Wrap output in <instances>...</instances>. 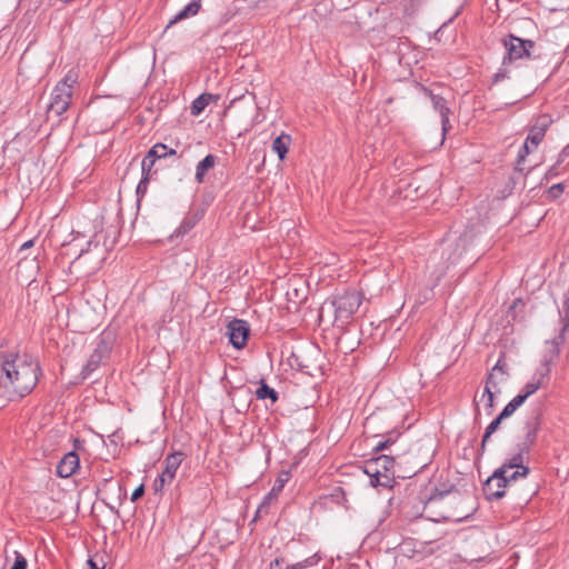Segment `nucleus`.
Masks as SVG:
<instances>
[{
  "label": "nucleus",
  "mask_w": 569,
  "mask_h": 569,
  "mask_svg": "<svg viewBox=\"0 0 569 569\" xmlns=\"http://www.w3.org/2000/svg\"><path fill=\"white\" fill-rule=\"evenodd\" d=\"M73 83H76V79L71 74H67L56 84L47 107L48 116L53 113L56 117H60L68 110L72 100Z\"/></svg>",
  "instance_id": "nucleus-6"
},
{
  "label": "nucleus",
  "mask_w": 569,
  "mask_h": 569,
  "mask_svg": "<svg viewBox=\"0 0 569 569\" xmlns=\"http://www.w3.org/2000/svg\"><path fill=\"white\" fill-rule=\"evenodd\" d=\"M291 142V136L284 132H282L272 141V150L278 154V158L281 161L286 159Z\"/></svg>",
  "instance_id": "nucleus-16"
},
{
  "label": "nucleus",
  "mask_w": 569,
  "mask_h": 569,
  "mask_svg": "<svg viewBox=\"0 0 569 569\" xmlns=\"http://www.w3.org/2000/svg\"><path fill=\"white\" fill-rule=\"evenodd\" d=\"M527 173H523V168L517 164L515 168L513 173L509 177V180L507 182V188L510 189V192L516 188V184L520 181L526 180Z\"/></svg>",
  "instance_id": "nucleus-27"
},
{
  "label": "nucleus",
  "mask_w": 569,
  "mask_h": 569,
  "mask_svg": "<svg viewBox=\"0 0 569 569\" xmlns=\"http://www.w3.org/2000/svg\"><path fill=\"white\" fill-rule=\"evenodd\" d=\"M545 134L543 132L537 130L535 127H530L529 133L527 136V141H530V144H532V148H537L539 143L543 140Z\"/></svg>",
  "instance_id": "nucleus-32"
},
{
  "label": "nucleus",
  "mask_w": 569,
  "mask_h": 569,
  "mask_svg": "<svg viewBox=\"0 0 569 569\" xmlns=\"http://www.w3.org/2000/svg\"><path fill=\"white\" fill-rule=\"evenodd\" d=\"M499 371L502 376H507L508 372H507V365L501 360L499 359L497 361V363L493 366V368L491 369L490 372H497Z\"/></svg>",
  "instance_id": "nucleus-47"
},
{
  "label": "nucleus",
  "mask_w": 569,
  "mask_h": 569,
  "mask_svg": "<svg viewBox=\"0 0 569 569\" xmlns=\"http://www.w3.org/2000/svg\"><path fill=\"white\" fill-rule=\"evenodd\" d=\"M509 78V70L507 66H502L498 69V71L492 77V83H498L505 79Z\"/></svg>",
  "instance_id": "nucleus-41"
},
{
  "label": "nucleus",
  "mask_w": 569,
  "mask_h": 569,
  "mask_svg": "<svg viewBox=\"0 0 569 569\" xmlns=\"http://www.w3.org/2000/svg\"><path fill=\"white\" fill-rule=\"evenodd\" d=\"M166 144L158 142L149 149V157L156 160L166 159L164 157Z\"/></svg>",
  "instance_id": "nucleus-34"
},
{
  "label": "nucleus",
  "mask_w": 569,
  "mask_h": 569,
  "mask_svg": "<svg viewBox=\"0 0 569 569\" xmlns=\"http://www.w3.org/2000/svg\"><path fill=\"white\" fill-rule=\"evenodd\" d=\"M216 160L217 157L212 153H209L198 162L194 176L198 183H202L204 181L206 173L214 167Z\"/></svg>",
  "instance_id": "nucleus-17"
},
{
  "label": "nucleus",
  "mask_w": 569,
  "mask_h": 569,
  "mask_svg": "<svg viewBox=\"0 0 569 569\" xmlns=\"http://www.w3.org/2000/svg\"><path fill=\"white\" fill-rule=\"evenodd\" d=\"M326 305H327V302H325V305H323V306L321 307V309H320V317L322 316V312H323V310H325V306H326Z\"/></svg>",
  "instance_id": "nucleus-60"
},
{
  "label": "nucleus",
  "mask_w": 569,
  "mask_h": 569,
  "mask_svg": "<svg viewBox=\"0 0 569 569\" xmlns=\"http://www.w3.org/2000/svg\"><path fill=\"white\" fill-rule=\"evenodd\" d=\"M17 351L0 352V399L17 401L37 387L42 369L39 361L32 356H24L18 363Z\"/></svg>",
  "instance_id": "nucleus-1"
},
{
  "label": "nucleus",
  "mask_w": 569,
  "mask_h": 569,
  "mask_svg": "<svg viewBox=\"0 0 569 569\" xmlns=\"http://www.w3.org/2000/svg\"><path fill=\"white\" fill-rule=\"evenodd\" d=\"M552 123V119L548 114H541L537 118L536 122L532 124L537 130L543 132L546 134L548 128Z\"/></svg>",
  "instance_id": "nucleus-31"
},
{
  "label": "nucleus",
  "mask_w": 569,
  "mask_h": 569,
  "mask_svg": "<svg viewBox=\"0 0 569 569\" xmlns=\"http://www.w3.org/2000/svg\"><path fill=\"white\" fill-rule=\"evenodd\" d=\"M150 179L151 177H147L143 174L141 176V180L139 181L136 189V193L139 198L146 194Z\"/></svg>",
  "instance_id": "nucleus-39"
},
{
  "label": "nucleus",
  "mask_w": 569,
  "mask_h": 569,
  "mask_svg": "<svg viewBox=\"0 0 569 569\" xmlns=\"http://www.w3.org/2000/svg\"><path fill=\"white\" fill-rule=\"evenodd\" d=\"M87 563H88L89 569H104V567H106L102 558L100 559V562H98L96 560V558H89Z\"/></svg>",
  "instance_id": "nucleus-49"
},
{
  "label": "nucleus",
  "mask_w": 569,
  "mask_h": 569,
  "mask_svg": "<svg viewBox=\"0 0 569 569\" xmlns=\"http://www.w3.org/2000/svg\"><path fill=\"white\" fill-rule=\"evenodd\" d=\"M396 467L398 468V456L379 455L365 462V472L373 487L392 488Z\"/></svg>",
  "instance_id": "nucleus-4"
},
{
  "label": "nucleus",
  "mask_w": 569,
  "mask_h": 569,
  "mask_svg": "<svg viewBox=\"0 0 569 569\" xmlns=\"http://www.w3.org/2000/svg\"><path fill=\"white\" fill-rule=\"evenodd\" d=\"M503 469H496L483 482L482 491L488 501L500 500L506 496L507 482Z\"/></svg>",
  "instance_id": "nucleus-9"
},
{
  "label": "nucleus",
  "mask_w": 569,
  "mask_h": 569,
  "mask_svg": "<svg viewBox=\"0 0 569 569\" xmlns=\"http://www.w3.org/2000/svg\"><path fill=\"white\" fill-rule=\"evenodd\" d=\"M565 191V184L563 183H556L548 188L547 194L550 200L558 199Z\"/></svg>",
  "instance_id": "nucleus-37"
},
{
  "label": "nucleus",
  "mask_w": 569,
  "mask_h": 569,
  "mask_svg": "<svg viewBox=\"0 0 569 569\" xmlns=\"http://www.w3.org/2000/svg\"><path fill=\"white\" fill-rule=\"evenodd\" d=\"M226 335L229 337V343L240 350L247 346L250 337V326L243 319H232L227 326Z\"/></svg>",
  "instance_id": "nucleus-10"
},
{
  "label": "nucleus",
  "mask_w": 569,
  "mask_h": 569,
  "mask_svg": "<svg viewBox=\"0 0 569 569\" xmlns=\"http://www.w3.org/2000/svg\"><path fill=\"white\" fill-rule=\"evenodd\" d=\"M27 559L20 552H16L14 562L10 569H27Z\"/></svg>",
  "instance_id": "nucleus-42"
},
{
  "label": "nucleus",
  "mask_w": 569,
  "mask_h": 569,
  "mask_svg": "<svg viewBox=\"0 0 569 569\" xmlns=\"http://www.w3.org/2000/svg\"><path fill=\"white\" fill-rule=\"evenodd\" d=\"M219 98L220 97L218 94H212V93H208V92L201 93L191 103V107H190L191 114L194 117L201 114L203 112V110L206 109V107L211 101L217 102L219 100Z\"/></svg>",
  "instance_id": "nucleus-15"
},
{
  "label": "nucleus",
  "mask_w": 569,
  "mask_h": 569,
  "mask_svg": "<svg viewBox=\"0 0 569 569\" xmlns=\"http://www.w3.org/2000/svg\"><path fill=\"white\" fill-rule=\"evenodd\" d=\"M78 443H79V439H76V440H74V447H76V448H78V446H77Z\"/></svg>",
  "instance_id": "nucleus-61"
},
{
  "label": "nucleus",
  "mask_w": 569,
  "mask_h": 569,
  "mask_svg": "<svg viewBox=\"0 0 569 569\" xmlns=\"http://www.w3.org/2000/svg\"><path fill=\"white\" fill-rule=\"evenodd\" d=\"M289 478L290 473L288 471H282L278 476L272 489L267 495H271V497L276 500L278 495L282 491L284 485L288 482Z\"/></svg>",
  "instance_id": "nucleus-25"
},
{
  "label": "nucleus",
  "mask_w": 569,
  "mask_h": 569,
  "mask_svg": "<svg viewBox=\"0 0 569 569\" xmlns=\"http://www.w3.org/2000/svg\"><path fill=\"white\" fill-rule=\"evenodd\" d=\"M530 473V468H522V470H511L506 472V482L509 487L513 481L520 478H526Z\"/></svg>",
  "instance_id": "nucleus-30"
},
{
  "label": "nucleus",
  "mask_w": 569,
  "mask_h": 569,
  "mask_svg": "<svg viewBox=\"0 0 569 569\" xmlns=\"http://www.w3.org/2000/svg\"><path fill=\"white\" fill-rule=\"evenodd\" d=\"M201 218L202 213L199 211L188 212L179 227H177L173 233L170 236V238L173 239L183 237L197 226Z\"/></svg>",
  "instance_id": "nucleus-12"
},
{
  "label": "nucleus",
  "mask_w": 569,
  "mask_h": 569,
  "mask_svg": "<svg viewBox=\"0 0 569 569\" xmlns=\"http://www.w3.org/2000/svg\"><path fill=\"white\" fill-rule=\"evenodd\" d=\"M541 380L536 381H529L527 382L523 388L520 390V392L516 396L517 398H520L521 402L525 403V401L533 395L540 387H541Z\"/></svg>",
  "instance_id": "nucleus-24"
},
{
  "label": "nucleus",
  "mask_w": 569,
  "mask_h": 569,
  "mask_svg": "<svg viewBox=\"0 0 569 569\" xmlns=\"http://www.w3.org/2000/svg\"><path fill=\"white\" fill-rule=\"evenodd\" d=\"M542 411L540 408L532 410L531 415L525 421L523 440L519 442L516 448L517 452L510 458L506 459L505 462L498 468L503 469L505 473L511 470H522V468H529L526 466L525 459L529 457L531 448L536 445L538 432L541 428Z\"/></svg>",
  "instance_id": "nucleus-2"
},
{
  "label": "nucleus",
  "mask_w": 569,
  "mask_h": 569,
  "mask_svg": "<svg viewBox=\"0 0 569 569\" xmlns=\"http://www.w3.org/2000/svg\"><path fill=\"white\" fill-rule=\"evenodd\" d=\"M445 496L447 497H452L453 500H456L458 497H461L463 500H470L471 499V495L469 492H465L462 496L460 495V492L453 488L447 490V491H440L439 492V497L440 498H443Z\"/></svg>",
  "instance_id": "nucleus-38"
},
{
  "label": "nucleus",
  "mask_w": 569,
  "mask_h": 569,
  "mask_svg": "<svg viewBox=\"0 0 569 569\" xmlns=\"http://www.w3.org/2000/svg\"><path fill=\"white\" fill-rule=\"evenodd\" d=\"M465 243H466V240L463 239H459L456 243V250H459V249H465Z\"/></svg>",
  "instance_id": "nucleus-57"
},
{
  "label": "nucleus",
  "mask_w": 569,
  "mask_h": 569,
  "mask_svg": "<svg viewBox=\"0 0 569 569\" xmlns=\"http://www.w3.org/2000/svg\"><path fill=\"white\" fill-rule=\"evenodd\" d=\"M321 555L316 551L301 560L289 561V563H287V569H310L316 567L321 561Z\"/></svg>",
  "instance_id": "nucleus-18"
},
{
  "label": "nucleus",
  "mask_w": 569,
  "mask_h": 569,
  "mask_svg": "<svg viewBox=\"0 0 569 569\" xmlns=\"http://www.w3.org/2000/svg\"><path fill=\"white\" fill-rule=\"evenodd\" d=\"M471 510H472V509H471V508H469V509H467V510L460 511V512H459V515H463V516H461V518H465V517H467V515H469V513L471 512Z\"/></svg>",
  "instance_id": "nucleus-59"
},
{
  "label": "nucleus",
  "mask_w": 569,
  "mask_h": 569,
  "mask_svg": "<svg viewBox=\"0 0 569 569\" xmlns=\"http://www.w3.org/2000/svg\"><path fill=\"white\" fill-rule=\"evenodd\" d=\"M525 301L521 298H517L513 300L512 305L509 307V310L507 311V318H509V321L512 322H519L525 319L523 309H525Z\"/></svg>",
  "instance_id": "nucleus-20"
},
{
  "label": "nucleus",
  "mask_w": 569,
  "mask_h": 569,
  "mask_svg": "<svg viewBox=\"0 0 569 569\" xmlns=\"http://www.w3.org/2000/svg\"><path fill=\"white\" fill-rule=\"evenodd\" d=\"M80 467V459L77 452L66 453L57 466V475L60 478L71 477Z\"/></svg>",
  "instance_id": "nucleus-11"
},
{
  "label": "nucleus",
  "mask_w": 569,
  "mask_h": 569,
  "mask_svg": "<svg viewBox=\"0 0 569 569\" xmlns=\"http://www.w3.org/2000/svg\"><path fill=\"white\" fill-rule=\"evenodd\" d=\"M521 399L520 398H517L515 397L513 399H511L506 406L505 408L500 411L499 416L500 418H502L503 420L511 417L513 415V412L520 407L522 406L523 403L520 401Z\"/></svg>",
  "instance_id": "nucleus-26"
},
{
  "label": "nucleus",
  "mask_w": 569,
  "mask_h": 569,
  "mask_svg": "<svg viewBox=\"0 0 569 569\" xmlns=\"http://www.w3.org/2000/svg\"><path fill=\"white\" fill-rule=\"evenodd\" d=\"M200 8L201 0H192L168 22L166 30L183 19L196 16L199 12Z\"/></svg>",
  "instance_id": "nucleus-14"
},
{
  "label": "nucleus",
  "mask_w": 569,
  "mask_h": 569,
  "mask_svg": "<svg viewBox=\"0 0 569 569\" xmlns=\"http://www.w3.org/2000/svg\"><path fill=\"white\" fill-rule=\"evenodd\" d=\"M567 157H569V143L561 150L559 154V162L563 161Z\"/></svg>",
  "instance_id": "nucleus-53"
},
{
  "label": "nucleus",
  "mask_w": 569,
  "mask_h": 569,
  "mask_svg": "<svg viewBox=\"0 0 569 569\" xmlns=\"http://www.w3.org/2000/svg\"><path fill=\"white\" fill-rule=\"evenodd\" d=\"M34 244V240L33 239H30L28 241H26L24 243H22V246L20 247V251H24L27 249H30L31 247H33Z\"/></svg>",
  "instance_id": "nucleus-55"
},
{
  "label": "nucleus",
  "mask_w": 569,
  "mask_h": 569,
  "mask_svg": "<svg viewBox=\"0 0 569 569\" xmlns=\"http://www.w3.org/2000/svg\"><path fill=\"white\" fill-rule=\"evenodd\" d=\"M568 331H562V328L560 329V332L558 335V337L553 338L551 340V343L553 346V349H552V358L553 357H558L559 356V352H560V346L563 345L565 342V338H566V333Z\"/></svg>",
  "instance_id": "nucleus-36"
},
{
  "label": "nucleus",
  "mask_w": 569,
  "mask_h": 569,
  "mask_svg": "<svg viewBox=\"0 0 569 569\" xmlns=\"http://www.w3.org/2000/svg\"><path fill=\"white\" fill-rule=\"evenodd\" d=\"M552 357L547 358L543 357L540 368L537 369L536 375L539 376L538 380H541V385L543 383V380L549 377L551 372V363H552Z\"/></svg>",
  "instance_id": "nucleus-28"
},
{
  "label": "nucleus",
  "mask_w": 569,
  "mask_h": 569,
  "mask_svg": "<svg viewBox=\"0 0 569 569\" xmlns=\"http://www.w3.org/2000/svg\"><path fill=\"white\" fill-rule=\"evenodd\" d=\"M496 392L497 391L495 389H492L491 386L485 385L483 397H487V399L495 398Z\"/></svg>",
  "instance_id": "nucleus-51"
},
{
  "label": "nucleus",
  "mask_w": 569,
  "mask_h": 569,
  "mask_svg": "<svg viewBox=\"0 0 569 569\" xmlns=\"http://www.w3.org/2000/svg\"><path fill=\"white\" fill-rule=\"evenodd\" d=\"M172 480L163 476V473L159 475L153 481V489L156 492H159L163 489L166 483H170Z\"/></svg>",
  "instance_id": "nucleus-40"
},
{
  "label": "nucleus",
  "mask_w": 569,
  "mask_h": 569,
  "mask_svg": "<svg viewBox=\"0 0 569 569\" xmlns=\"http://www.w3.org/2000/svg\"><path fill=\"white\" fill-rule=\"evenodd\" d=\"M498 379L495 375V372H489L486 378V385L491 386L492 389H495L497 392H500V389L498 388Z\"/></svg>",
  "instance_id": "nucleus-46"
},
{
  "label": "nucleus",
  "mask_w": 569,
  "mask_h": 569,
  "mask_svg": "<svg viewBox=\"0 0 569 569\" xmlns=\"http://www.w3.org/2000/svg\"><path fill=\"white\" fill-rule=\"evenodd\" d=\"M449 114L450 113L440 114V117H441V129H442V140H441V143L443 142L446 134L451 129V124H450V120H449Z\"/></svg>",
  "instance_id": "nucleus-43"
},
{
  "label": "nucleus",
  "mask_w": 569,
  "mask_h": 569,
  "mask_svg": "<svg viewBox=\"0 0 569 569\" xmlns=\"http://www.w3.org/2000/svg\"><path fill=\"white\" fill-rule=\"evenodd\" d=\"M363 295L359 291H345L337 295L330 302L336 320L348 323L362 303Z\"/></svg>",
  "instance_id": "nucleus-7"
},
{
  "label": "nucleus",
  "mask_w": 569,
  "mask_h": 569,
  "mask_svg": "<svg viewBox=\"0 0 569 569\" xmlns=\"http://www.w3.org/2000/svg\"><path fill=\"white\" fill-rule=\"evenodd\" d=\"M485 408L487 410L488 415H491L495 408V398L487 399V402L485 405Z\"/></svg>",
  "instance_id": "nucleus-52"
},
{
  "label": "nucleus",
  "mask_w": 569,
  "mask_h": 569,
  "mask_svg": "<svg viewBox=\"0 0 569 569\" xmlns=\"http://www.w3.org/2000/svg\"><path fill=\"white\" fill-rule=\"evenodd\" d=\"M287 563H289V561L286 557H279L270 562L269 569H287Z\"/></svg>",
  "instance_id": "nucleus-45"
},
{
  "label": "nucleus",
  "mask_w": 569,
  "mask_h": 569,
  "mask_svg": "<svg viewBox=\"0 0 569 569\" xmlns=\"http://www.w3.org/2000/svg\"><path fill=\"white\" fill-rule=\"evenodd\" d=\"M562 331H569V296H563L562 310L559 311Z\"/></svg>",
  "instance_id": "nucleus-29"
},
{
  "label": "nucleus",
  "mask_w": 569,
  "mask_h": 569,
  "mask_svg": "<svg viewBox=\"0 0 569 569\" xmlns=\"http://www.w3.org/2000/svg\"><path fill=\"white\" fill-rule=\"evenodd\" d=\"M299 368L301 371H303L305 373L309 375V376H313V373L311 372V370L309 369V366L307 365H303L301 362L298 363Z\"/></svg>",
  "instance_id": "nucleus-56"
},
{
  "label": "nucleus",
  "mask_w": 569,
  "mask_h": 569,
  "mask_svg": "<svg viewBox=\"0 0 569 569\" xmlns=\"http://www.w3.org/2000/svg\"><path fill=\"white\" fill-rule=\"evenodd\" d=\"M257 399L266 400L269 399L272 403H276L279 399V393L266 383L263 379L260 380L259 387L254 392Z\"/></svg>",
  "instance_id": "nucleus-19"
},
{
  "label": "nucleus",
  "mask_w": 569,
  "mask_h": 569,
  "mask_svg": "<svg viewBox=\"0 0 569 569\" xmlns=\"http://www.w3.org/2000/svg\"><path fill=\"white\" fill-rule=\"evenodd\" d=\"M274 499L271 497V495H266L260 505L258 506L253 519L250 521V525L254 523L257 520L263 518L267 516L270 511L271 502Z\"/></svg>",
  "instance_id": "nucleus-23"
},
{
  "label": "nucleus",
  "mask_w": 569,
  "mask_h": 569,
  "mask_svg": "<svg viewBox=\"0 0 569 569\" xmlns=\"http://www.w3.org/2000/svg\"><path fill=\"white\" fill-rule=\"evenodd\" d=\"M400 435H401L400 431L393 429L390 431H386L385 433H376L375 436H381L385 439H390V446H392L393 443H396V441L400 437Z\"/></svg>",
  "instance_id": "nucleus-44"
},
{
  "label": "nucleus",
  "mask_w": 569,
  "mask_h": 569,
  "mask_svg": "<svg viewBox=\"0 0 569 569\" xmlns=\"http://www.w3.org/2000/svg\"><path fill=\"white\" fill-rule=\"evenodd\" d=\"M377 417L376 416H370L366 419V427H369L370 425L375 423Z\"/></svg>",
  "instance_id": "nucleus-58"
},
{
  "label": "nucleus",
  "mask_w": 569,
  "mask_h": 569,
  "mask_svg": "<svg viewBox=\"0 0 569 569\" xmlns=\"http://www.w3.org/2000/svg\"><path fill=\"white\" fill-rule=\"evenodd\" d=\"M143 495H144V486H143V485H140V486H138V487L133 490V492L131 493V498H130V500H131L132 502H136V501H138L140 498H142V496H143Z\"/></svg>",
  "instance_id": "nucleus-48"
},
{
  "label": "nucleus",
  "mask_w": 569,
  "mask_h": 569,
  "mask_svg": "<svg viewBox=\"0 0 569 569\" xmlns=\"http://www.w3.org/2000/svg\"><path fill=\"white\" fill-rule=\"evenodd\" d=\"M423 91L431 100L432 107L439 114L450 113L446 99L440 94H435L431 90L423 88Z\"/></svg>",
  "instance_id": "nucleus-21"
},
{
  "label": "nucleus",
  "mask_w": 569,
  "mask_h": 569,
  "mask_svg": "<svg viewBox=\"0 0 569 569\" xmlns=\"http://www.w3.org/2000/svg\"><path fill=\"white\" fill-rule=\"evenodd\" d=\"M536 148H532V144H530V141L525 140L523 144L520 147L517 156V164L520 166L528 154H530Z\"/></svg>",
  "instance_id": "nucleus-33"
},
{
  "label": "nucleus",
  "mask_w": 569,
  "mask_h": 569,
  "mask_svg": "<svg viewBox=\"0 0 569 569\" xmlns=\"http://www.w3.org/2000/svg\"><path fill=\"white\" fill-rule=\"evenodd\" d=\"M111 351L112 341L110 336L102 333L99 337L87 363L83 366L80 372L81 380H86L91 373H93L100 367V365L110 357Z\"/></svg>",
  "instance_id": "nucleus-8"
},
{
  "label": "nucleus",
  "mask_w": 569,
  "mask_h": 569,
  "mask_svg": "<svg viewBox=\"0 0 569 569\" xmlns=\"http://www.w3.org/2000/svg\"><path fill=\"white\" fill-rule=\"evenodd\" d=\"M502 418H500V416L498 415L486 428L485 430V433L482 436V439H481V446H480V451L481 453L485 451L486 449V445L487 442L489 441L490 437L499 429L501 422H502Z\"/></svg>",
  "instance_id": "nucleus-22"
},
{
  "label": "nucleus",
  "mask_w": 569,
  "mask_h": 569,
  "mask_svg": "<svg viewBox=\"0 0 569 569\" xmlns=\"http://www.w3.org/2000/svg\"><path fill=\"white\" fill-rule=\"evenodd\" d=\"M184 458L186 455L181 451H174L172 453H169L163 461L164 468L161 473H163L164 477L173 480L176 472L180 467L181 462L184 460Z\"/></svg>",
  "instance_id": "nucleus-13"
},
{
  "label": "nucleus",
  "mask_w": 569,
  "mask_h": 569,
  "mask_svg": "<svg viewBox=\"0 0 569 569\" xmlns=\"http://www.w3.org/2000/svg\"><path fill=\"white\" fill-rule=\"evenodd\" d=\"M390 446V439H383L382 441L378 442L377 446L373 449V452H382L387 449H389Z\"/></svg>",
  "instance_id": "nucleus-50"
},
{
  "label": "nucleus",
  "mask_w": 569,
  "mask_h": 569,
  "mask_svg": "<svg viewBox=\"0 0 569 569\" xmlns=\"http://www.w3.org/2000/svg\"><path fill=\"white\" fill-rule=\"evenodd\" d=\"M506 53L502 58V66L515 64L522 59H536V42L529 39H522L509 33L502 39Z\"/></svg>",
  "instance_id": "nucleus-5"
},
{
  "label": "nucleus",
  "mask_w": 569,
  "mask_h": 569,
  "mask_svg": "<svg viewBox=\"0 0 569 569\" xmlns=\"http://www.w3.org/2000/svg\"><path fill=\"white\" fill-rule=\"evenodd\" d=\"M156 161L157 160L150 158L149 152H147V154L143 157L142 162H141V174L151 177V171H152V168H153Z\"/></svg>",
  "instance_id": "nucleus-35"
},
{
  "label": "nucleus",
  "mask_w": 569,
  "mask_h": 569,
  "mask_svg": "<svg viewBox=\"0 0 569 569\" xmlns=\"http://www.w3.org/2000/svg\"><path fill=\"white\" fill-rule=\"evenodd\" d=\"M176 156H177V151L166 144L164 157L169 158V157H176Z\"/></svg>",
  "instance_id": "nucleus-54"
},
{
  "label": "nucleus",
  "mask_w": 569,
  "mask_h": 569,
  "mask_svg": "<svg viewBox=\"0 0 569 569\" xmlns=\"http://www.w3.org/2000/svg\"><path fill=\"white\" fill-rule=\"evenodd\" d=\"M431 446L418 441L406 452L398 455V477L411 478L427 468L431 463Z\"/></svg>",
  "instance_id": "nucleus-3"
}]
</instances>
